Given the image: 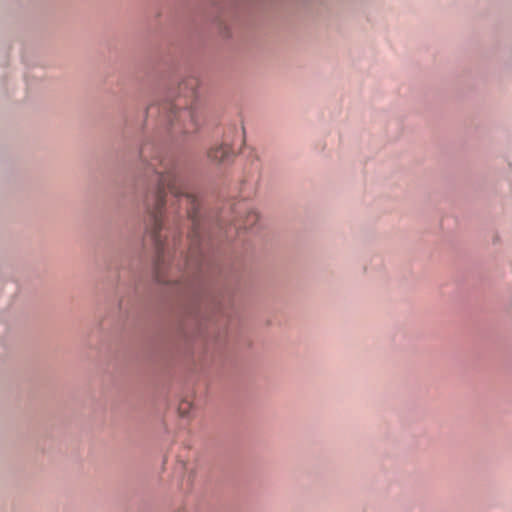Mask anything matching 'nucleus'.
I'll list each match as a JSON object with an SVG mask.
<instances>
[{
    "label": "nucleus",
    "mask_w": 512,
    "mask_h": 512,
    "mask_svg": "<svg viewBox=\"0 0 512 512\" xmlns=\"http://www.w3.org/2000/svg\"><path fill=\"white\" fill-rule=\"evenodd\" d=\"M233 155L231 144L223 143L219 146L212 147L208 151V158L214 163H222L227 161Z\"/></svg>",
    "instance_id": "3"
},
{
    "label": "nucleus",
    "mask_w": 512,
    "mask_h": 512,
    "mask_svg": "<svg viewBox=\"0 0 512 512\" xmlns=\"http://www.w3.org/2000/svg\"><path fill=\"white\" fill-rule=\"evenodd\" d=\"M153 149L145 145L140 151L142 160L147 162V172H153L157 177L155 186L146 197L151 217L148 233L156 249L157 281L170 283L171 280L165 275V269L170 265L172 252L180 243V222L184 217L191 222L188 234L189 248L185 259L187 274L202 264V203L188 182L181 163L172 156L161 155L158 151L148 159V153Z\"/></svg>",
    "instance_id": "1"
},
{
    "label": "nucleus",
    "mask_w": 512,
    "mask_h": 512,
    "mask_svg": "<svg viewBox=\"0 0 512 512\" xmlns=\"http://www.w3.org/2000/svg\"><path fill=\"white\" fill-rule=\"evenodd\" d=\"M154 110H156V107L152 105V106H150V107L148 108V111H147V112H148V114H153Z\"/></svg>",
    "instance_id": "6"
},
{
    "label": "nucleus",
    "mask_w": 512,
    "mask_h": 512,
    "mask_svg": "<svg viewBox=\"0 0 512 512\" xmlns=\"http://www.w3.org/2000/svg\"><path fill=\"white\" fill-rule=\"evenodd\" d=\"M258 218H259V216H258L257 212L250 211L247 214L246 219L244 221V224H243L244 228L245 229L252 228L258 221Z\"/></svg>",
    "instance_id": "5"
},
{
    "label": "nucleus",
    "mask_w": 512,
    "mask_h": 512,
    "mask_svg": "<svg viewBox=\"0 0 512 512\" xmlns=\"http://www.w3.org/2000/svg\"><path fill=\"white\" fill-rule=\"evenodd\" d=\"M198 81L188 78L179 85L173 101L161 105V115L175 131L191 134L198 131L202 117L199 112L196 88Z\"/></svg>",
    "instance_id": "2"
},
{
    "label": "nucleus",
    "mask_w": 512,
    "mask_h": 512,
    "mask_svg": "<svg viewBox=\"0 0 512 512\" xmlns=\"http://www.w3.org/2000/svg\"><path fill=\"white\" fill-rule=\"evenodd\" d=\"M176 512H185L184 510H177Z\"/></svg>",
    "instance_id": "7"
},
{
    "label": "nucleus",
    "mask_w": 512,
    "mask_h": 512,
    "mask_svg": "<svg viewBox=\"0 0 512 512\" xmlns=\"http://www.w3.org/2000/svg\"><path fill=\"white\" fill-rule=\"evenodd\" d=\"M193 407L192 401L189 399H183L178 405V411L181 416H187Z\"/></svg>",
    "instance_id": "4"
}]
</instances>
